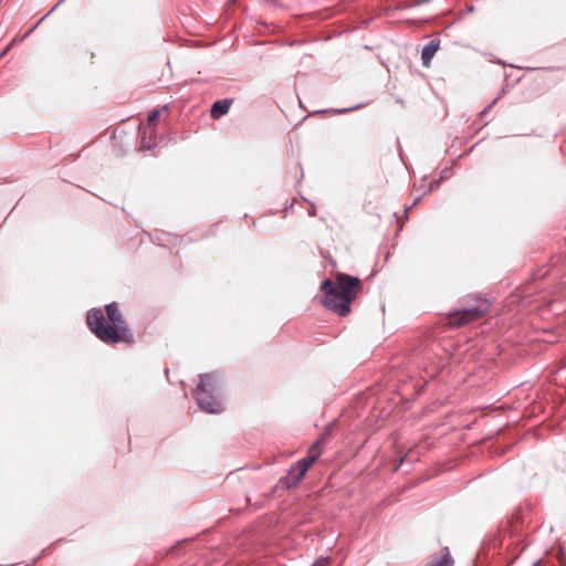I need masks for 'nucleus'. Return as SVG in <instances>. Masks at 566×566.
Wrapping results in <instances>:
<instances>
[{"instance_id":"13","label":"nucleus","mask_w":566,"mask_h":566,"mask_svg":"<svg viewBox=\"0 0 566 566\" xmlns=\"http://www.w3.org/2000/svg\"><path fill=\"white\" fill-rule=\"evenodd\" d=\"M439 182H440V179L432 181V182L430 184V186H429V188H428V190H427L426 192L431 191L432 189H434L436 187H438V186H439Z\"/></svg>"},{"instance_id":"15","label":"nucleus","mask_w":566,"mask_h":566,"mask_svg":"<svg viewBox=\"0 0 566 566\" xmlns=\"http://www.w3.org/2000/svg\"><path fill=\"white\" fill-rule=\"evenodd\" d=\"M403 460H405L403 458H401V459L399 460V462L395 465V469H394L395 471H398V469H399V468L401 467V464L403 463Z\"/></svg>"},{"instance_id":"5","label":"nucleus","mask_w":566,"mask_h":566,"mask_svg":"<svg viewBox=\"0 0 566 566\" xmlns=\"http://www.w3.org/2000/svg\"><path fill=\"white\" fill-rule=\"evenodd\" d=\"M490 303L486 300L478 298L473 306L464 307L455 311L449 316V325L460 327L464 324L473 322L488 313Z\"/></svg>"},{"instance_id":"6","label":"nucleus","mask_w":566,"mask_h":566,"mask_svg":"<svg viewBox=\"0 0 566 566\" xmlns=\"http://www.w3.org/2000/svg\"><path fill=\"white\" fill-rule=\"evenodd\" d=\"M106 315L108 319L112 322V327L118 331L119 343L126 342L130 343L133 340V335L130 334L128 326L118 310V305L116 302H112L105 306Z\"/></svg>"},{"instance_id":"16","label":"nucleus","mask_w":566,"mask_h":566,"mask_svg":"<svg viewBox=\"0 0 566 566\" xmlns=\"http://www.w3.org/2000/svg\"><path fill=\"white\" fill-rule=\"evenodd\" d=\"M421 197H418L417 199H415V201L412 202L411 207L418 205V202L420 201Z\"/></svg>"},{"instance_id":"2","label":"nucleus","mask_w":566,"mask_h":566,"mask_svg":"<svg viewBox=\"0 0 566 566\" xmlns=\"http://www.w3.org/2000/svg\"><path fill=\"white\" fill-rule=\"evenodd\" d=\"M217 374H202L196 388V400L201 410L209 413H220L223 410L221 401L217 399Z\"/></svg>"},{"instance_id":"10","label":"nucleus","mask_w":566,"mask_h":566,"mask_svg":"<svg viewBox=\"0 0 566 566\" xmlns=\"http://www.w3.org/2000/svg\"><path fill=\"white\" fill-rule=\"evenodd\" d=\"M364 104H357L355 106H352V107H346V108H339V109H333L332 112L334 114H345V113H348V112H352V111H355V109H358L360 107H363Z\"/></svg>"},{"instance_id":"17","label":"nucleus","mask_w":566,"mask_h":566,"mask_svg":"<svg viewBox=\"0 0 566 566\" xmlns=\"http://www.w3.org/2000/svg\"><path fill=\"white\" fill-rule=\"evenodd\" d=\"M310 214H315V209H311Z\"/></svg>"},{"instance_id":"7","label":"nucleus","mask_w":566,"mask_h":566,"mask_svg":"<svg viewBox=\"0 0 566 566\" xmlns=\"http://www.w3.org/2000/svg\"><path fill=\"white\" fill-rule=\"evenodd\" d=\"M231 106L230 99H219L214 102L210 109V115L213 119H219L221 116L226 115Z\"/></svg>"},{"instance_id":"19","label":"nucleus","mask_w":566,"mask_h":566,"mask_svg":"<svg viewBox=\"0 0 566 566\" xmlns=\"http://www.w3.org/2000/svg\"><path fill=\"white\" fill-rule=\"evenodd\" d=\"M468 10H469L470 12H472V11H473V7H472V6H471V7H469V8H468Z\"/></svg>"},{"instance_id":"12","label":"nucleus","mask_w":566,"mask_h":566,"mask_svg":"<svg viewBox=\"0 0 566 566\" xmlns=\"http://www.w3.org/2000/svg\"><path fill=\"white\" fill-rule=\"evenodd\" d=\"M159 115V111L158 109H155L149 115H148V122L151 123L154 122Z\"/></svg>"},{"instance_id":"18","label":"nucleus","mask_w":566,"mask_h":566,"mask_svg":"<svg viewBox=\"0 0 566 566\" xmlns=\"http://www.w3.org/2000/svg\"><path fill=\"white\" fill-rule=\"evenodd\" d=\"M310 214H315V209H311Z\"/></svg>"},{"instance_id":"9","label":"nucleus","mask_w":566,"mask_h":566,"mask_svg":"<svg viewBox=\"0 0 566 566\" xmlns=\"http://www.w3.org/2000/svg\"><path fill=\"white\" fill-rule=\"evenodd\" d=\"M442 552L443 554L439 559L432 560L427 566H452L453 559L448 547H444Z\"/></svg>"},{"instance_id":"1","label":"nucleus","mask_w":566,"mask_h":566,"mask_svg":"<svg viewBox=\"0 0 566 566\" xmlns=\"http://www.w3.org/2000/svg\"><path fill=\"white\" fill-rule=\"evenodd\" d=\"M360 280L345 273H337L335 282L325 279L321 284L323 292L322 304L339 316H347L350 312V304L356 297Z\"/></svg>"},{"instance_id":"11","label":"nucleus","mask_w":566,"mask_h":566,"mask_svg":"<svg viewBox=\"0 0 566 566\" xmlns=\"http://www.w3.org/2000/svg\"><path fill=\"white\" fill-rule=\"evenodd\" d=\"M312 566H329V559L327 557H319Z\"/></svg>"},{"instance_id":"4","label":"nucleus","mask_w":566,"mask_h":566,"mask_svg":"<svg viewBox=\"0 0 566 566\" xmlns=\"http://www.w3.org/2000/svg\"><path fill=\"white\" fill-rule=\"evenodd\" d=\"M321 453L322 450L319 448V441H317L311 447L306 457L298 460L291 467L289 474L284 480V484L287 488L296 486L302 481L311 465L321 457Z\"/></svg>"},{"instance_id":"8","label":"nucleus","mask_w":566,"mask_h":566,"mask_svg":"<svg viewBox=\"0 0 566 566\" xmlns=\"http://www.w3.org/2000/svg\"><path fill=\"white\" fill-rule=\"evenodd\" d=\"M438 49H439V41H437V40H432L423 46L422 52H421V60H422V64L424 66L429 65L431 59L433 57V55L436 54Z\"/></svg>"},{"instance_id":"3","label":"nucleus","mask_w":566,"mask_h":566,"mask_svg":"<svg viewBox=\"0 0 566 566\" xmlns=\"http://www.w3.org/2000/svg\"><path fill=\"white\" fill-rule=\"evenodd\" d=\"M87 325L94 335L106 344H118V331L114 329L99 308H92L86 316Z\"/></svg>"},{"instance_id":"14","label":"nucleus","mask_w":566,"mask_h":566,"mask_svg":"<svg viewBox=\"0 0 566 566\" xmlns=\"http://www.w3.org/2000/svg\"><path fill=\"white\" fill-rule=\"evenodd\" d=\"M497 99L499 97L494 98L493 102L482 113H486L497 102Z\"/></svg>"}]
</instances>
